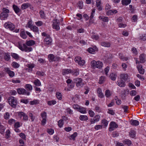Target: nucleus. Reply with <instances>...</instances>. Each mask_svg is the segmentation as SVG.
Instances as JSON below:
<instances>
[{
    "label": "nucleus",
    "instance_id": "40",
    "mask_svg": "<svg viewBox=\"0 0 146 146\" xmlns=\"http://www.w3.org/2000/svg\"><path fill=\"white\" fill-rule=\"evenodd\" d=\"M100 118V116L99 115H97L95 116L94 119L96 123L98 121Z\"/></svg>",
    "mask_w": 146,
    "mask_h": 146
},
{
    "label": "nucleus",
    "instance_id": "56",
    "mask_svg": "<svg viewBox=\"0 0 146 146\" xmlns=\"http://www.w3.org/2000/svg\"><path fill=\"white\" fill-rule=\"evenodd\" d=\"M47 131L50 135H52L54 133V130L52 129H48Z\"/></svg>",
    "mask_w": 146,
    "mask_h": 146
},
{
    "label": "nucleus",
    "instance_id": "11",
    "mask_svg": "<svg viewBox=\"0 0 146 146\" xmlns=\"http://www.w3.org/2000/svg\"><path fill=\"white\" fill-rule=\"evenodd\" d=\"M137 68L138 69L139 73L141 74H143L144 73L145 71L144 69L143 68L141 64H138L137 65Z\"/></svg>",
    "mask_w": 146,
    "mask_h": 146
},
{
    "label": "nucleus",
    "instance_id": "17",
    "mask_svg": "<svg viewBox=\"0 0 146 146\" xmlns=\"http://www.w3.org/2000/svg\"><path fill=\"white\" fill-rule=\"evenodd\" d=\"M30 4L28 3H23L21 5V8L22 10L25 9L30 7Z\"/></svg>",
    "mask_w": 146,
    "mask_h": 146
},
{
    "label": "nucleus",
    "instance_id": "5",
    "mask_svg": "<svg viewBox=\"0 0 146 146\" xmlns=\"http://www.w3.org/2000/svg\"><path fill=\"white\" fill-rule=\"evenodd\" d=\"M18 93L19 94L26 95L29 96L30 94V92L27 91L24 89L21 88H19L17 89Z\"/></svg>",
    "mask_w": 146,
    "mask_h": 146
},
{
    "label": "nucleus",
    "instance_id": "9",
    "mask_svg": "<svg viewBox=\"0 0 146 146\" xmlns=\"http://www.w3.org/2000/svg\"><path fill=\"white\" fill-rule=\"evenodd\" d=\"M98 50V49L96 46H94L92 48H90L88 49V51L92 54H94L95 52Z\"/></svg>",
    "mask_w": 146,
    "mask_h": 146
},
{
    "label": "nucleus",
    "instance_id": "35",
    "mask_svg": "<svg viewBox=\"0 0 146 146\" xmlns=\"http://www.w3.org/2000/svg\"><path fill=\"white\" fill-rule=\"evenodd\" d=\"M123 142L125 144H127L128 146L130 145L131 143V141L129 139H125L123 141Z\"/></svg>",
    "mask_w": 146,
    "mask_h": 146
},
{
    "label": "nucleus",
    "instance_id": "32",
    "mask_svg": "<svg viewBox=\"0 0 146 146\" xmlns=\"http://www.w3.org/2000/svg\"><path fill=\"white\" fill-rule=\"evenodd\" d=\"M27 66L29 68V71L30 72L32 71V69L34 67V65L33 64H27Z\"/></svg>",
    "mask_w": 146,
    "mask_h": 146
},
{
    "label": "nucleus",
    "instance_id": "59",
    "mask_svg": "<svg viewBox=\"0 0 146 146\" xmlns=\"http://www.w3.org/2000/svg\"><path fill=\"white\" fill-rule=\"evenodd\" d=\"M21 126L20 123L17 121L16 122L14 125V128H19Z\"/></svg>",
    "mask_w": 146,
    "mask_h": 146
},
{
    "label": "nucleus",
    "instance_id": "41",
    "mask_svg": "<svg viewBox=\"0 0 146 146\" xmlns=\"http://www.w3.org/2000/svg\"><path fill=\"white\" fill-rule=\"evenodd\" d=\"M10 117L9 113L6 112L5 113L4 115V118L5 119H8Z\"/></svg>",
    "mask_w": 146,
    "mask_h": 146
},
{
    "label": "nucleus",
    "instance_id": "15",
    "mask_svg": "<svg viewBox=\"0 0 146 146\" xmlns=\"http://www.w3.org/2000/svg\"><path fill=\"white\" fill-rule=\"evenodd\" d=\"M112 57L111 56L106 55L105 56V61L107 63H110L111 62V59Z\"/></svg>",
    "mask_w": 146,
    "mask_h": 146
},
{
    "label": "nucleus",
    "instance_id": "21",
    "mask_svg": "<svg viewBox=\"0 0 146 146\" xmlns=\"http://www.w3.org/2000/svg\"><path fill=\"white\" fill-rule=\"evenodd\" d=\"M131 124L134 126H137L139 125V122L137 120L132 119L130 121Z\"/></svg>",
    "mask_w": 146,
    "mask_h": 146
},
{
    "label": "nucleus",
    "instance_id": "6",
    "mask_svg": "<svg viewBox=\"0 0 146 146\" xmlns=\"http://www.w3.org/2000/svg\"><path fill=\"white\" fill-rule=\"evenodd\" d=\"M41 116L42 118V120L41 121V124L42 125H44L46 123V113L45 112H43L41 113Z\"/></svg>",
    "mask_w": 146,
    "mask_h": 146
},
{
    "label": "nucleus",
    "instance_id": "53",
    "mask_svg": "<svg viewBox=\"0 0 146 146\" xmlns=\"http://www.w3.org/2000/svg\"><path fill=\"white\" fill-rule=\"evenodd\" d=\"M63 125V120L62 119L60 120L58 122V125L59 127H61Z\"/></svg>",
    "mask_w": 146,
    "mask_h": 146
},
{
    "label": "nucleus",
    "instance_id": "46",
    "mask_svg": "<svg viewBox=\"0 0 146 146\" xmlns=\"http://www.w3.org/2000/svg\"><path fill=\"white\" fill-rule=\"evenodd\" d=\"M5 127L3 125L1 126V127H0V133L2 134H3L5 132Z\"/></svg>",
    "mask_w": 146,
    "mask_h": 146
},
{
    "label": "nucleus",
    "instance_id": "22",
    "mask_svg": "<svg viewBox=\"0 0 146 146\" xmlns=\"http://www.w3.org/2000/svg\"><path fill=\"white\" fill-rule=\"evenodd\" d=\"M117 85L120 87H124L125 85V83L122 80L117 82Z\"/></svg>",
    "mask_w": 146,
    "mask_h": 146
},
{
    "label": "nucleus",
    "instance_id": "37",
    "mask_svg": "<svg viewBox=\"0 0 146 146\" xmlns=\"http://www.w3.org/2000/svg\"><path fill=\"white\" fill-rule=\"evenodd\" d=\"M77 133L76 132H74L73 134L70 136V139H72L73 140H75V138L77 136Z\"/></svg>",
    "mask_w": 146,
    "mask_h": 146
},
{
    "label": "nucleus",
    "instance_id": "51",
    "mask_svg": "<svg viewBox=\"0 0 146 146\" xmlns=\"http://www.w3.org/2000/svg\"><path fill=\"white\" fill-rule=\"evenodd\" d=\"M17 114L18 115V116L20 118H21L23 116L25 113L22 111H19L17 112Z\"/></svg>",
    "mask_w": 146,
    "mask_h": 146
},
{
    "label": "nucleus",
    "instance_id": "7",
    "mask_svg": "<svg viewBox=\"0 0 146 146\" xmlns=\"http://www.w3.org/2000/svg\"><path fill=\"white\" fill-rule=\"evenodd\" d=\"M110 127L109 129L110 131H112L114 130V128H116L118 127L117 125L114 121L111 122L110 124Z\"/></svg>",
    "mask_w": 146,
    "mask_h": 146
},
{
    "label": "nucleus",
    "instance_id": "26",
    "mask_svg": "<svg viewBox=\"0 0 146 146\" xmlns=\"http://www.w3.org/2000/svg\"><path fill=\"white\" fill-rule=\"evenodd\" d=\"M103 63L100 61H98L96 62V67L99 68H100L102 67Z\"/></svg>",
    "mask_w": 146,
    "mask_h": 146
},
{
    "label": "nucleus",
    "instance_id": "55",
    "mask_svg": "<svg viewBox=\"0 0 146 146\" xmlns=\"http://www.w3.org/2000/svg\"><path fill=\"white\" fill-rule=\"evenodd\" d=\"M35 24L38 27L41 26L43 24V22L41 21H38L35 22Z\"/></svg>",
    "mask_w": 146,
    "mask_h": 146
},
{
    "label": "nucleus",
    "instance_id": "2",
    "mask_svg": "<svg viewBox=\"0 0 146 146\" xmlns=\"http://www.w3.org/2000/svg\"><path fill=\"white\" fill-rule=\"evenodd\" d=\"M8 102L9 104L13 108H16L17 104V101L16 99L13 96H10L7 99Z\"/></svg>",
    "mask_w": 146,
    "mask_h": 146
},
{
    "label": "nucleus",
    "instance_id": "10",
    "mask_svg": "<svg viewBox=\"0 0 146 146\" xmlns=\"http://www.w3.org/2000/svg\"><path fill=\"white\" fill-rule=\"evenodd\" d=\"M97 92L98 94V96L101 98H102L104 97V94L102 92L101 89L100 88H98L97 90Z\"/></svg>",
    "mask_w": 146,
    "mask_h": 146
},
{
    "label": "nucleus",
    "instance_id": "43",
    "mask_svg": "<svg viewBox=\"0 0 146 146\" xmlns=\"http://www.w3.org/2000/svg\"><path fill=\"white\" fill-rule=\"evenodd\" d=\"M111 95L110 91L109 90H107L105 91V95L106 97L108 98L110 97Z\"/></svg>",
    "mask_w": 146,
    "mask_h": 146
},
{
    "label": "nucleus",
    "instance_id": "36",
    "mask_svg": "<svg viewBox=\"0 0 146 146\" xmlns=\"http://www.w3.org/2000/svg\"><path fill=\"white\" fill-rule=\"evenodd\" d=\"M57 98L59 100H61L62 99V95L59 92H57L56 93Z\"/></svg>",
    "mask_w": 146,
    "mask_h": 146
},
{
    "label": "nucleus",
    "instance_id": "12",
    "mask_svg": "<svg viewBox=\"0 0 146 146\" xmlns=\"http://www.w3.org/2000/svg\"><path fill=\"white\" fill-rule=\"evenodd\" d=\"M52 41V39L49 36H47L44 39V41L46 44H50Z\"/></svg>",
    "mask_w": 146,
    "mask_h": 146
},
{
    "label": "nucleus",
    "instance_id": "31",
    "mask_svg": "<svg viewBox=\"0 0 146 146\" xmlns=\"http://www.w3.org/2000/svg\"><path fill=\"white\" fill-rule=\"evenodd\" d=\"M20 35L23 39H25L27 37V36L25 34V31H21Z\"/></svg>",
    "mask_w": 146,
    "mask_h": 146
},
{
    "label": "nucleus",
    "instance_id": "48",
    "mask_svg": "<svg viewBox=\"0 0 146 146\" xmlns=\"http://www.w3.org/2000/svg\"><path fill=\"white\" fill-rule=\"evenodd\" d=\"M40 17L42 19H45V14L43 11H41L39 12Z\"/></svg>",
    "mask_w": 146,
    "mask_h": 146
},
{
    "label": "nucleus",
    "instance_id": "13",
    "mask_svg": "<svg viewBox=\"0 0 146 146\" xmlns=\"http://www.w3.org/2000/svg\"><path fill=\"white\" fill-rule=\"evenodd\" d=\"M13 7L15 12L17 14L21 10L19 8L17 5H13Z\"/></svg>",
    "mask_w": 146,
    "mask_h": 146
},
{
    "label": "nucleus",
    "instance_id": "39",
    "mask_svg": "<svg viewBox=\"0 0 146 146\" xmlns=\"http://www.w3.org/2000/svg\"><path fill=\"white\" fill-rule=\"evenodd\" d=\"M78 111L80 113H86V111L84 108L82 107L79 108Z\"/></svg>",
    "mask_w": 146,
    "mask_h": 146
},
{
    "label": "nucleus",
    "instance_id": "45",
    "mask_svg": "<svg viewBox=\"0 0 146 146\" xmlns=\"http://www.w3.org/2000/svg\"><path fill=\"white\" fill-rule=\"evenodd\" d=\"M121 107L124 109V112L127 113L128 111V106H127L123 105L121 106Z\"/></svg>",
    "mask_w": 146,
    "mask_h": 146
},
{
    "label": "nucleus",
    "instance_id": "24",
    "mask_svg": "<svg viewBox=\"0 0 146 146\" xmlns=\"http://www.w3.org/2000/svg\"><path fill=\"white\" fill-rule=\"evenodd\" d=\"M71 73L75 76H77L79 74V70L77 69H74L71 70Z\"/></svg>",
    "mask_w": 146,
    "mask_h": 146
},
{
    "label": "nucleus",
    "instance_id": "20",
    "mask_svg": "<svg viewBox=\"0 0 146 146\" xmlns=\"http://www.w3.org/2000/svg\"><path fill=\"white\" fill-rule=\"evenodd\" d=\"M120 77L121 79H123L124 81H126L128 79V76L127 74H123L120 75Z\"/></svg>",
    "mask_w": 146,
    "mask_h": 146
},
{
    "label": "nucleus",
    "instance_id": "61",
    "mask_svg": "<svg viewBox=\"0 0 146 146\" xmlns=\"http://www.w3.org/2000/svg\"><path fill=\"white\" fill-rule=\"evenodd\" d=\"M48 58H49V61L51 62L54 61V55H48Z\"/></svg>",
    "mask_w": 146,
    "mask_h": 146
},
{
    "label": "nucleus",
    "instance_id": "60",
    "mask_svg": "<svg viewBox=\"0 0 146 146\" xmlns=\"http://www.w3.org/2000/svg\"><path fill=\"white\" fill-rule=\"evenodd\" d=\"M15 122V120L13 119H10L8 121V123L9 125H11Z\"/></svg>",
    "mask_w": 146,
    "mask_h": 146
},
{
    "label": "nucleus",
    "instance_id": "16",
    "mask_svg": "<svg viewBox=\"0 0 146 146\" xmlns=\"http://www.w3.org/2000/svg\"><path fill=\"white\" fill-rule=\"evenodd\" d=\"M0 15V19L4 20L6 19L8 16V14L2 12Z\"/></svg>",
    "mask_w": 146,
    "mask_h": 146
},
{
    "label": "nucleus",
    "instance_id": "29",
    "mask_svg": "<svg viewBox=\"0 0 146 146\" xmlns=\"http://www.w3.org/2000/svg\"><path fill=\"white\" fill-rule=\"evenodd\" d=\"M131 0H122L121 2L123 5H127L131 2Z\"/></svg>",
    "mask_w": 146,
    "mask_h": 146
},
{
    "label": "nucleus",
    "instance_id": "28",
    "mask_svg": "<svg viewBox=\"0 0 146 146\" xmlns=\"http://www.w3.org/2000/svg\"><path fill=\"white\" fill-rule=\"evenodd\" d=\"M79 119L81 120L86 121L88 119V117L86 115H81L79 117Z\"/></svg>",
    "mask_w": 146,
    "mask_h": 146
},
{
    "label": "nucleus",
    "instance_id": "64",
    "mask_svg": "<svg viewBox=\"0 0 146 146\" xmlns=\"http://www.w3.org/2000/svg\"><path fill=\"white\" fill-rule=\"evenodd\" d=\"M81 59V58L80 56H77L75 58L74 60L75 62L78 63L79 62L80 60Z\"/></svg>",
    "mask_w": 146,
    "mask_h": 146
},
{
    "label": "nucleus",
    "instance_id": "4",
    "mask_svg": "<svg viewBox=\"0 0 146 146\" xmlns=\"http://www.w3.org/2000/svg\"><path fill=\"white\" fill-rule=\"evenodd\" d=\"M4 27L6 29H9L11 31L15 29V26L14 25L10 22H6L4 24Z\"/></svg>",
    "mask_w": 146,
    "mask_h": 146
},
{
    "label": "nucleus",
    "instance_id": "25",
    "mask_svg": "<svg viewBox=\"0 0 146 146\" xmlns=\"http://www.w3.org/2000/svg\"><path fill=\"white\" fill-rule=\"evenodd\" d=\"M109 77L112 80L115 81L116 80L117 75L115 74L111 73L110 74Z\"/></svg>",
    "mask_w": 146,
    "mask_h": 146
},
{
    "label": "nucleus",
    "instance_id": "42",
    "mask_svg": "<svg viewBox=\"0 0 146 146\" xmlns=\"http://www.w3.org/2000/svg\"><path fill=\"white\" fill-rule=\"evenodd\" d=\"M144 56V55H140L139 56L140 62V63H144L145 62V58Z\"/></svg>",
    "mask_w": 146,
    "mask_h": 146
},
{
    "label": "nucleus",
    "instance_id": "58",
    "mask_svg": "<svg viewBox=\"0 0 146 146\" xmlns=\"http://www.w3.org/2000/svg\"><path fill=\"white\" fill-rule=\"evenodd\" d=\"M97 62L95 60H93L91 62V66L93 67H96Z\"/></svg>",
    "mask_w": 146,
    "mask_h": 146
},
{
    "label": "nucleus",
    "instance_id": "62",
    "mask_svg": "<svg viewBox=\"0 0 146 146\" xmlns=\"http://www.w3.org/2000/svg\"><path fill=\"white\" fill-rule=\"evenodd\" d=\"M47 104L49 106L54 105L55 104V101L54 100L48 101L47 102Z\"/></svg>",
    "mask_w": 146,
    "mask_h": 146
},
{
    "label": "nucleus",
    "instance_id": "44",
    "mask_svg": "<svg viewBox=\"0 0 146 146\" xmlns=\"http://www.w3.org/2000/svg\"><path fill=\"white\" fill-rule=\"evenodd\" d=\"M23 119L25 121H27L29 119V117L28 115L25 113L23 116Z\"/></svg>",
    "mask_w": 146,
    "mask_h": 146
},
{
    "label": "nucleus",
    "instance_id": "49",
    "mask_svg": "<svg viewBox=\"0 0 146 146\" xmlns=\"http://www.w3.org/2000/svg\"><path fill=\"white\" fill-rule=\"evenodd\" d=\"M32 26L33 25L32 24V23L31 21H29L27 24L26 27H28L30 29H31V28L32 27Z\"/></svg>",
    "mask_w": 146,
    "mask_h": 146
},
{
    "label": "nucleus",
    "instance_id": "19",
    "mask_svg": "<svg viewBox=\"0 0 146 146\" xmlns=\"http://www.w3.org/2000/svg\"><path fill=\"white\" fill-rule=\"evenodd\" d=\"M101 45L104 47H109L110 46L111 44L108 42H102L101 43Z\"/></svg>",
    "mask_w": 146,
    "mask_h": 146
},
{
    "label": "nucleus",
    "instance_id": "3",
    "mask_svg": "<svg viewBox=\"0 0 146 146\" xmlns=\"http://www.w3.org/2000/svg\"><path fill=\"white\" fill-rule=\"evenodd\" d=\"M74 83H76V86L80 88L82 87L84 85V83L83 82L82 79L80 78H74L73 79Z\"/></svg>",
    "mask_w": 146,
    "mask_h": 146
},
{
    "label": "nucleus",
    "instance_id": "8",
    "mask_svg": "<svg viewBox=\"0 0 146 146\" xmlns=\"http://www.w3.org/2000/svg\"><path fill=\"white\" fill-rule=\"evenodd\" d=\"M4 70L11 77H13L15 76V73L13 71H11L9 68H4Z\"/></svg>",
    "mask_w": 146,
    "mask_h": 146
},
{
    "label": "nucleus",
    "instance_id": "27",
    "mask_svg": "<svg viewBox=\"0 0 146 146\" xmlns=\"http://www.w3.org/2000/svg\"><path fill=\"white\" fill-rule=\"evenodd\" d=\"M33 83L36 86H39L41 85V83L40 81L38 79L35 80L33 82Z\"/></svg>",
    "mask_w": 146,
    "mask_h": 146
},
{
    "label": "nucleus",
    "instance_id": "23",
    "mask_svg": "<svg viewBox=\"0 0 146 146\" xmlns=\"http://www.w3.org/2000/svg\"><path fill=\"white\" fill-rule=\"evenodd\" d=\"M31 29L34 32L39 34V29L36 26L34 25Z\"/></svg>",
    "mask_w": 146,
    "mask_h": 146
},
{
    "label": "nucleus",
    "instance_id": "30",
    "mask_svg": "<svg viewBox=\"0 0 146 146\" xmlns=\"http://www.w3.org/2000/svg\"><path fill=\"white\" fill-rule=\"evenodd\" d=\"M25 88L27 90L31 91L33 89V87L31 85L29 84H27L25 85Z\"/></svg>",
    "mask_w": 146,
    "mask_h": 146
},
{
    "label": "nucleus",
    "instance_id": "33",
    "mask_svg": "<svg viewBox=\"0 0 146 146\" xmlns=\"http://www.w3.org/2000/svg\"><path fill=\"white\" fill-rule=\"evenodd\" d=\"M55 23H56V24L55 25V30L58 31L60 29V27L59 25L60 22L59 21H58L57 19H55Z\"/></svg>",
    "mask_w": 146,
    "mask_h": 146
},
{
    "label": "nucleus",
    "instance_id": "14",
    "mask_svg": "<svg viewBox=\"0 0 146 146\" xmlns=\"http://www.w3.org/2000/svg\"><path fill=\"white\" fill-rule=\"evenodd\" d=\"M71 73V70L68 69H64L62 70V74L63 75H65Z\"/></svg>",
    "mask_w": 146,
    "mask_h": 146
},
{
    "label": "nucleus",
    "instance_id": "52",
    "mask_svg": "<svg viewBox=\"0 0 146 146\" xmlns=\"http://www.w3.org/2000/svg\"><path fill=\"white\" fill-rule=\"evenodd\" d=\"M104 76H101L100 78L99 83L100 84H102L104 81Z\"/></svg>",
    "mask_w": 146,
    "mask_h": 146
},
{
    "label": "nucleus",
    "instance_id": "47",
    "mask_svg": "<svg viewBox=\"0 0 146 146\" xmlns=\"http://www.w3.org/2000/svg\"><path fill=\"white\" fill-rule=\"evenodd\" d=\"M29 116L31 118L32 121H33L35 119V117L34 116L33 114L31 112H30L29 114Z\"/></svg>",
    "mask_w": 146,
    "mask_h": 146
},
{
    "label": "nucleus",
    "instance_id": "18",
    "mask_svg": "<svg viewBox=\"0 0 146 146\" xmlns=\"http://www.w3.org/2000/svg\"><path fill=\"white\" fill-rule=\"evenodd\" d=\"M135 131L133 129L131 130L129 133V135L130 137L132 138H134L135 137Z\"/></svg>",
    "mask_w": 146,
    "mask_h": 146
},
{
    "label": "nucleus",
    "instance_id": "57",
    "mask_svg": "<svg viewBox=\"0 0 146 146\" xmlns=\"http://www.w3.org/2000/svg\"><path fill=\"white\" fill-rule=\"evenodd\" d=\"M19 136L23 139H25L26 137V135L24 133H21L19 134Z\"/></svg>",
    "mask_w": 146,
    "mask_h": 146
},
{
    "label": "nucleus",
    "instance_id": "1",
    "mask_svg": "<svg viewBox=\"0 0 146 146\" xmlns=\"http://www.w3.org/2000/svg\"><path fill=\"white\" fill-rule=\"evenodd\" d=\"M35 42L33 40H30L26 41L25 44H23L19 42H18L17 44V46L21 50L26 52H30L32 51L33 49L31 47H28L26 45L28 46H31L34 45Z\"/></svg>",
    "mask_w": 146,
    "mask_h": 146
},
{
    "label": "nucleus",
    "instance_id": "54",
    "mask_svg": "<svg viewBox=\"0 0 146 146\" xmlns=\"http://www.w3.org/2000/svg\"><path fill=\"white\" fill-rule=\"evenodd\" d=\"M74 83L73 81L72 83L67 84V86L69 88H73L74 86Z\"/></svg>",
    "mask_w": 146,
    "mask_h": 146
},
{
    "label": "nucleus",
    "instance_id": "50",
    "mask_svg": "<svg viewBox=\"0 0 146 146\" xmlns=\"http://www.w3.org/2000/svg\"><path fill=\"white\" fill-rule=\"evenodd\" d=\"M10 132L9 129H7L6 132L5 134V138L7 139L9 138L10 136Z\"/></svg>",
    "mask_w": 146,
    "mask_h": 146
},
{
    "label": "nucleus",
    "instance_id": "63",
    "mask_svg": "<svg viewBox=\"0 0 146 146\" xmlns=\"http://www.w3.org/2000/svg\"><path fill=\"white\" fill-rule=\"evenodd\" d=\"M110 69V67L108 66L106 68H105L104 69V71L105 72V74L107 76L108 75V72Z\"/></svg>",
    "mask_w": 146,
    "mask_h": 146
},
{
    "label": "nucleus",
    "instance_id": "34",
    "mask_svg": "<svg viewBox=\"0 0 146 146\" xmlns=\"http://www.w3.org/2000/svg\"><path fill=\"white\" fill-rule=\"evenodd\" d=\"M12 65L14 68H18L20 66V65L15 62H14L12 63Z\"/></svg>",
    "mask_w": 146,
    "mask_h": 146
},
{
    "label": "nucleus",
    "instance_id": "38",
    "mask_svg": "<svg viewBox=\"0 0 146 146\" xmlns=\"http://www.w3.org/2000/svg\"><path fill=\"white\" fill-rule=\"evenodd\" d=\"M39 103V101L37 100H34L30 102V104L31 105H34L38 104Z\"/></svg>",
    "mask_w": 146,
    "mask_h": 146
}]
</instances>
